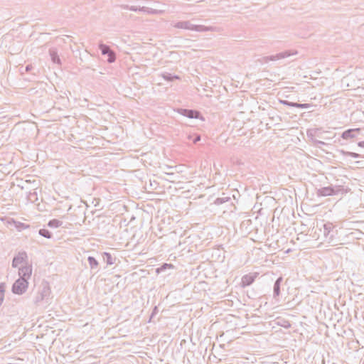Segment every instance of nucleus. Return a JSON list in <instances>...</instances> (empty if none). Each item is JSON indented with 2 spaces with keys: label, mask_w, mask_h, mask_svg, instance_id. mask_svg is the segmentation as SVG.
<instances>
[{
  "label": "nucleus",
  "mask_w": 364,
  "mask_h": 364,
  "mask_svg": "<svg viewBox=\"0 0 364 364\" xmlns=\"http://www.w3.org/2000/svg\"><path fill=\"white\" fill-rule=\"evenodd\" d=\"M360 162V161H355V164H358Z\"/></svg>",
  "instance_id": "obj_27"
},
{
  "label": "nucleus",
  "mask_w": 364,
  "mask_h": 364,
  "mask_svg": "<svg viewBox=\"0 0 364 364\" xmlns=\"http://www.w3.org/2000/svg\"><path fill=\"white\" fill-rule=\"evenodd\" d=\"M28 287V281L23 279H17L12 285L11 291L14 294L21 295L27 290Z\"/></svg>",
  "instance_id": "obj_2"
},
{
  "label": "nucleus",
  "mask_w": 364,
  "mask_h": 364,
  "mask_svg": "<svg viewBox=\"0 0 364 364\" xmlns=\"http://www.w3.org/2000/svg\"><path fill=\"white\" fill-rule=\"evenodd\" d=\"M16 223V228H18V229H24L25 228L27 227V225L23 223H21V222H18V223Z\"/></svg>",
  "instance_id": "obj_20"
},
{
  "label": "nucleus",
  "mask_w": 364,
  "mask_h": 364,
  "mask_svg": "<svg viewBox=\"0 0 364 364\" xmlns=\"http://www.w3.org/2000/svg\"><path fill=\"white\" fill-rule=\"evenodd\" d=\"M100 48H101L102 53L103 54H108L109 52H110L109 48L107 47L106 46H101Z\"/></svg>",
  "instance_id": "obj_21"
},
{
  "label": "nucleus",
  "mask_w": 364,
  "mask_h": 364,
  "mask_svg": "<svg viewBox=\"0 0 364 364\" xmlns=\"http://www.w3.org/2000/svg\"><path fill=\"white\" fill-rule=\"evenodd\" d=\"M200 140V136H197L194 138L193 139V143H196L197 141H198Z\"/></svg>",
  "instance_id": "obj_24"
},
{
  "label": "nucleus",
  "mask_w": 364,
  "mask_h": 364,
  "mask_svg": "<svg viewBox=\"0 0 364 364\" xmlns=\"http://www.w3.org/2000/svg\"><path fill=\"white\" fill-rule=\"evenodd\" d=\"M257 276L258 273L257 272L250 273L242 276L240 283L241 287L242 288H245L247 287L250 286L252 284L254 283Z\"/></svg>",
  "instance_id": "obj_7"
},
{
  "label": "nucleus",
  "mask_w": 364,
  "mask_h": 364,
  "mask_svg": "<svg viewBox=\"0 0 364 364\" xmlns=\"http://www.w3.org/2000/svg\"><path fill=\"white\" fill-rule=\"evenodd\" d=\"M38 233L41 236L46 237L47 239H50L53 236V234L51 232H50L46 228H41L38 230Z\"/></svg>",
  "instance_id": "obj_16"
},
{
  "label": "nucleus",
  "mask_w": 364,
  "mask_h": 364,
  "mask_svg": "<svg viewBox=\"0 0 364 364\" xmlns=\"http://www.w3.org/2000/svg\"><path fill=\"white\" fill-rule=\"evenodd\" d=\"M283 282V277H279L276 281L274 282V286H273V298L275 299H278V297L281 294V285Z\"/></svg>",
  "instance_id": "obj_8"
},
{
  "label": "nucleus",
  "mask_w": 364,
  "mask_h": 364,
  "mask_svg": "<svg viewBox=\"0 0 364 364\" xmlns=\"http://www.w3.org/2000/svg\"><path fill=\"white\" fill-rule=\"evenodd\" d=\"M179 112L189 118H198L199 116V113L197 111L189 110V109H181Z\"/></svg>",
  "instance_id": "obj_9"
},
{
  "label": "nucleus",
  "mask_w": 364,
  "mask_h": 364,
  "mask_svg": "<svg viewBox=\"0 0 364 364\" xmlns=\"http://www.w3.org/2000/svg\"><path fill=\"white\" fill-rule=\"evenodd\" d=\"M350 132V131L349 130V131H348V132H344V133H343V136L344 138H346V137L348 136V135L349 134Z\"/></svg>",
  "instance_id": "obj_23"
},
{
  "label": "nucleus",
  "mask_w": 364,
  "mask_h": 364,
  "mask_svg": "<svg viewBox=\"0 0 364 364\" xmlns=\"http://www.w3.org/2000/svg\"><path fill=\"white\" fill-rule=\"evenodd\" d=\"M292 106L296 107H301V108H306L308 107V105L306 104H292Z\"/></svg>",
  "instance_id": "obj_22"
},
{
  "label": "nucleus",
  "mask_w": 364,
  "mask_h": 364,
  "mask_svg": "<svg viewBox=\"0 0 364 364\" xmlns=\"http://www.w3.org/2000/svg\"><path fill=\"white\" fill-rule=\"evenodd\" d=\"M63 224V222L58 220V219H52L48 221V226L52 228H56L60 226H61Z\"/></svg>",
  "instance_id": "obj_15"
},
{
  "label": "nucleus",
  "mask_w": 364,
  "mask_h": 364,
  "mask_svg": "<svg viewBox=\"0 0 364 364\" xmlns=\"http://www.w3.org/2000/svg\"><path fill=\"white\" fill-rule=\"evenodd\" d=\"M32 264H25V265H22L18 267V276L19 278H23L27 281L31 278L32 274Z\"/></svg>",
  "instance_id": "obj_5"
},
{
  "label": "nucleus",
  "mask_w": 364,
  "mask_h": 364,
  "mask_svg": "<svg viewBox=\"0 0 364 364\" xmlns=\"http://www.w3.org/2000/svg\"><path fill=\"white\" fill-rule=\"evenodd\" d=\"M102 258L107 265L113 264L116 260V257H112L109 252H107L102 253Z\"/></svg>",
  "instance_id": "obj_10"
},
{
  "label": "nucleus",
  "mask_w": 364,
  "mask_h": 364,
  "mask_svg": "<svg viewBox=\"0 0 364 364\" xmlns=\"http://www.w3.org/2000/svg\"><path fill=\"white\" fill-rule=\"evenodd\" d=\"M50 294V290L48 286H44L41 291L36 295L34 302L36 304H39L44 300H48ZM48 302V301H46Z\"/></svg>",
  "instance_id": "obj_6"
},
{
  "label": "nucleus",
  "mask_w": 364,
  "mask_h": 364,
  "mask_svg": "<svg viewBox=\"0 0 364 364\" xmlns=\"http://www.w3.org/2000/svg\"><path fill=\"white\" fill-rule=\"evenodd\" d=\"M158 312H159L158 307L154 306V309H152V312L150 316L149 321H151V320L158 314Z\"/></svg>",
  "instance_id": "obj_18"
},
{
  "label": "nucleus",
  "mask_w": 364,
  "mask_h": 364,
  "mask_svg": "<svg viewBox=\"0 0 364 364\" xmlns=\"http://www.w3.org/2000/svg\"><path fill=\"white\" fill-rule=\"evenodd\" d=\"M4 292H5V284H0V306L2 304L4 299Z\"/></svg>",
  "instance_id": "obj_17"
},
{
  "label": "nucleus",
  "mask_w": 364,
  "mask_h": 364,
  "mask_svg": "<svg viewBox=\"0 0 364 364\" xmlns=\"http://www.w3.org/2000/svg\"><path fill=\"white\" fill-rule=\"evenodd\" d=\"M163 169L164 172L168 175L173 174L174 172L181 171L178 166L165 165Z\"/></svg>",
  "instance_id": "obj_11"
},
{
  "label": "nucleus",
  "mask_w": 364,
  "mask_h": 364,
  "mask_svg": "<svg viewBox=\"0 0 364 364\" xmlns=\"http://www.w3.org/2000/svg\"><path fill=\"white\" fill-rule=\"evenodd\" d=\"M173 268H174L173 264H172L171 263H164L159 267H158L156 269V272L160 273V272L166 271L168 269H173Z\"/></svg>",
  "instance_id": "obj_13"
},
{
  "label": "nucleus",
  "mask_w": 364,
  "mask_h": 364,
  "mask_svg": "<svg viewBox=\"0 0 364 364\" xmlns=\"http://www.w3.org/2000/svg\"><path fill=\"white\" fill-rule=\"evenodd\" d=\"M287 323V326H284L285 328H289L290 327V323L287 321H286Z\"/></svg>",
  "instance_id": "obj_25"
},
{
  "label": "nucleus",
  "mask_w": 364,
  "mask_h": 364,
  "mask_svg": "<svg viewBox=\"0 0 364 364\" xmlns=\"http://www.w3.org/2000/svg\"><path fill=\"white\" fill-rule=\"evenodd\" d=\"M335 228V225L330 222L323 225V235L328 242H333L335 235L337 234L338 230Z\"/></svg>",
  "instance_id": "obj_3"
},
{
  "label": "nucleus",
  "mask_w": 364,
  "mask_h": 364,
  "mask_svg": "<svg viewBox=\"0 0 364 364\" xmlns=\"http://www.w3.org/2000/svg\"><path fill=\"white\" fill-rule=\"evenodd\" d=\"M332 169H334V170H336L338 168L337 167H334V166H332L331 167Z\"/></svg>",
  "instance_id": "obj_26"
},
{
  "label": "nucleus",
  "mask_w": 364,
  "mask_h": 364,
  "mask_svg": "<svg viewBox=\"0 0 364 364\" xmlns=\"http://www.w3.org/2000/svg\"><path fill=\"white\" fill-rule=\"evenodd\" d=\"M363 364H364V362L363 363Z\"/></svg>",
  "instance_id": "obj_28"
},
{
  "label": "nucleus",
  "mask_w": 364,
  "mask_h": 364,
  "mask_svg": "<svg viewBox=\"0 0 364 364\" xmlns=\"http://www.w3.org/2000/svg\"><path fill=\"white\" fill-rule=\"evenodd\" d=\"M88 263L92 269L97 268L99 265L98 261L92 256H89L87 258Z\"/></svg>",
  "instance_id": "obj_14"
},
{
  "label": "nucleus",
  "mask_w": 364,
  "mask_h": 364,
  "mask_svg": "<svg viewBox=\"0 0 364 364\" xmlns=\"http://www.w3.org/2000/svg\"><path fill=\"white\" fill-rule=\"evenodd\" d=\"M107 55H108V61L109 63L114 62L115 60V56H114V53L112 51H110V52H109V53Z\"/></svg>",
  "instance_id": "obj_19"
},
{
  "label": "nucleus",
  "mask_w": 364,
  "mask_h": 364,
  "mask_svg": "<svg viewBox=\"0 0 364 364\" xmlns=\"http://www.w3.org/2000/svg\"><path fill=\"white\" fill-rule=\"evenodd\" d=\"M230 200L229 196H226L225 193H223L221 197H218L215 200V204L221 205Z\"/></svg>",
  "instance_id": "obj_12"
},
{
  "label": "nucleus",
  "mask_w": 364,
  "mask_h": 364,
  "mask_svg": "<svg viewBox=\"0 0 364 364\" xmlns=\"http://www.w3.org/2000/svg\"><path fill=\"white\" fill-rule=\"evenodd\" d=\"M349 191L350 188L344 186L339 180H336L334 184L330 183L326 186L316 188V194L318 197L343 196Z\"/></svg>",
  "instance_id": "obj_1"
},
{
  "label": "nucleus",
  "mask_w": 364,
  "mask_h": 364,
  "mask_svg": "<svg viewBox=\"0 0 364 364\" xmlns=\"http://www.w3.org/2000/svg\"><path fill=\"white\" fill-rule=\"evenodd\" d=\"M28 263V257L25 251L18 252L13 258L11 266L13 268H18L19 265H25Z\"/></svg>",
  "instance_id": "obj_4"
}]
</instances>
